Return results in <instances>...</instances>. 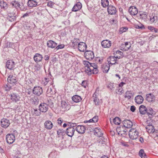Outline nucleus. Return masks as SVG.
<instances>
[{
    "label": "nucleus",
    "mask_w": 158,
    "mask_h": 158,
    "mask_svg": "<svg viewBox=\"0 0 158 158\" xmlns=\"http://www.w3.org/2000/svg\"><path fill=\"white\" fill-rule=\"evenodd\" d=\"M48 106L50 107L53 106V103L50 101H48V103H41L39 106V109L40 111L42 112H46L48 109Z\"/></svg>",
    "instance_id": "1"
},
{
    "label": "nucleus",
    "mask_w": 158,
    "mask_h": 158,
    "mask_svg": "<svg viewBox=\"0 0 158 158\" xmlns=\"http://www.w3.org/2000/svg\"><path fill=\"white\" fill-rule=\"evenodd\" d=\"M129 135L131 139H135L139 136V132L136 129L132 128L129 131Z\"/></svg>",
    "instance_id": "2"
},
{
    "label": "nucleus",
    "mask_w": 158,
    "mask_h": 158,
    "mask_svg": "<svg viewBox=\"0 0 158 158\" xmlns=\"http://www.w3.org/2000/svg\"><path fill=\"white\" fill-rule=\"evenodd\" d=\"M32 93L33 94L39 96L43 93L42 88L40 86H35L33 89Z\"/></svg>",
    "instance_id": "3"
},
{
    "label": "nucleus",
    "mask_w": 158,
    "mask_h": 158,
    "mask_svg": "<svg viewBox=\"0 0 158 158\" xmlns=\"http://www.w3.org/2000/svg\"><path fill=\"white\" fill-rule=\"evenodd\" d=\"M6 140L7 143L11 144L13 143L15 140L14 135L12 134H8L6 136Z\"/></svg>",
    "instance_id": "4"
},
{
    "label": "nucleus",
    "mask_w": 158,
    "mask_h": 158,
    "mask_svg": "<svg viewBox=\"0 0 158 158\" xmlns=\"http://www.w3.org/2000/svg\"><path fill=\"white\" fill-rule=\"evenodd\" d=\"M131 44L129 42L125 43L124 44H122L120 46V49L123 51H128L131 47Z\"/></svg>",
    "instance_id": "5"
},
{
    "label": "nucleus",
    "mask_w": 158,
    "mask_h": 158,
    "mask_svg": "<svg viewBox=\"0 0 158 158\" xmlns=\"http://www.w3.org/2000/svg\"><path fill=\"white\" fill-rule=\"evenodd\" d=\"M84 55L85 58L89 60L93 59L94 57V55L92 51L86 50L85 52Z\"/></svg>",
    "instance_id": "6"
},
{
    "label": "nucleus",
    "mask_w": 158,
    "mask_h": 158,
    "mask_svg": "<svg viewBox=\"0 0 158 158\" xmlns=\"http://www.w3.org/2000/svg\"><path fill=\"white\" fill-rule=\"evenodd\" d=\"M1 126L4 128H7L10 124L9 120L7 119L3 118L2 119L1 121Z\"/></svg>",
    "instance_id": "7"
},
{
    "label": "nucleus",
    "mask_w": 158,
    "mask_h": 158,
    "mask_svg": "<svg viewBox=\"0 0 158 158\" xmlns=\"http://www.w3.org/2000/svg\"><path fill=\"white\" fill-rule=\"evenodd\" d=\"M107 11L109 14L110 15H114L116 14L117 10L116 7L114 6L110 5L107 8Z\"/></svg>",
    "instance_id": "8"
},
{
    "label": "nucleus",
    "mask_w": 158,
    "mask_h": 158,
    "mask_svg": "<svg viewBox=\"0 0 158 158\" xmlns=\"http://www.w3.org/2000/svg\"><path fill=\"white\" fill-rule=\"evenodd\" d=\"M124 127L128 128H131L133 126L132 122L129 120L125 119L123 121Z\"/></svg>",
    "instance_id": "9"
},
{
    "label": "nucleus",
    "mask_w": 158,
    "mask_h": 158,
    "mask_svg": "<svg viewBox=\"0 0 158 158\" xmlns=\"http://www.w3.org/2000/svg\"><path fill=\"white\" fill-rule=\"evenodd\" d=\"M7 81L9 83L13 85L16 83L17 80L16 77L12 75H10L7 78Z\"/></svg>",
    "instance_id": "10"
},
{
    "label": "nucleus",
    "mask_w": 158,
    "mask_h": 158,
    "mask_svg": "<svg viewBox=\"0 0 158 158\" xmlns=\"http://www.w3.org/2000/svg\"><path fill=\"white\" fill-rule=\"evenodd\" d=\"M10 99L13 102H16L19 101L20 97L18 94L13 93L10 94Z\"/></svg>",
    "instance_id": "11"
},
{
    "label": "nucleus",
    "mask_w": 158,
    "mask_h": 158,
    "mask_svg": "<svg viewBox=\"0 0 158 158\" xmlns=\"http://www.w3.org/2000/svg\"><path fill=\"white\" fill-rule=\"evenodd\" d=\"M146 111V113L150 118H152L155 114V111L150 107L148 108Z\"/></svg>",
    "instance_id": "12"
},
{
    "label": "nucleus",
    "mask_w": 158,
    "mask_h": 158,
    "mask_svg": "<svg viewBox=\"0 0 158 158\" xmlns=\"http://www.w3.org/2000/svg\"><path fill=\"white\" fill-rule=\"evenodd\" d=\"M75 129L78 133L82 134L85 133L86 129L85 127L83 125H78L76 127Z\"/></svg>",
    "instance_id": "13"
},
{
    "label": "nucleus",
    "mask_w": 158,
    "mask_h": 158,
    "mask_svg": "<svg viewBox=\"0 0 158 158\" xmlns=\"http://www.w3.org/2000/svg\"><path fill=\"white\" fill-rule=\"evenodd\" d=\"M129 12L132 15H135L138 13L137 9L134 6H130L129 9Z\"/></svg>",
    "instance_id": "14"
},
{
    "label": "nucleus",
    "mask_w": 158,
    "mask_h": 158,
    "mask_svg": "<svg viewBox=\"0 0 158 158\" xmlns=\"http://www.w3.org/2000/svg\"><path fill=\"white\" fill-rule=\"evenodd\" d=\"M75 128L72 127H69L66 131L67 135L70 137H72L74 134Z\"/></svg>",
    "instance_id": "15"
},
{
    "label": "nucleus",
    "mask_w": 158,
    "mask_h": 158,
    "mask_svg": "<svg viewBox=\"0 0 158 158\" xmlns=\"http://www.w3.org/2000/svg\"><path fill=\"white\" fill-rule=\"evenodd\" d=\"M101 44L103 48H109L111 46V42L109 40H105L102 42Z\"/></svg>",
    "instance_id": "16"
},
{
    "label": "nucleus",
    "mask_w": 158,
    "mask_h": 158,
    "mask_svg": "<svg viewBox=\"0 0 158 158\" xmlns=\"http://www.w3.org/2000/svg\"><path fill=\"white\" fill-rule=\"evenodd\" d=\"M86 45L85 43L79 42V43L78 44V48L80 51L84 52L86 50Z\"/></svg>",
    "instance_id": "17"
},
{
    "label": "nucleus",
    "mask_w": 158,
    "mask_h": 158,
    "mask_svg": "<svg viewBox=\"0 0 158 158\" xmlns=\"http://www.w3.org/2000/svg\"><path fill=\"white\" fill-rule=\"evenodd\" d=\"M158 20V17L155 14H152L150 16L149 21L151 23H155L157 22Z\"/></svg>",
    "instance_id": "18"
},
{
    "label": "nucleus",
    "mask_w": 158,
    "mask_h": 158,
    "mask_svg": "<svg viewBox=\"0 0 158 158\" xmlns=\"http://www.w3.org/2000/svg\"><path fill=\"white\" fill-rule=\"evenodd\" d=\"M134 93L131 90H127L125 94L124 97L127 100H130L131 97L134 96Z\"/></svg>",
    "instance_id": "19"
},
{
    "label": "nucleus",
    "mask_w": 158,
    "mask_h": 158,
    "mask_svg": "<svg viewBox=\"0 0 158 158\" xmlns=\"http://www.w3.org/2000/svg\"><path fill=\"white\" fill-rule=\"evenodd\" d=\"M107 60L109 64H114L116 63L117 59L115 56H111L107 58Z\"/></svg>",
    "instance_id": "20"
},
{
    "label": "nucleus",
    "mask_w": 158,
    "mask_h": 158,
    "mask_svg": "<svg viewBox=\"0 0 158 158\" xmlns=\"http://www.w3.org/2000/svg\"><path fill=\"white\" fill-rule=\"evenodd\" d=\"M53 125L52 123L49 120H47L44 123V127L48 130H51L53 127Z\"/></svg>",
    "instance_id": "21"
},
{
    "label": "nucleus",
    "mask_w": 158,
    "mask_h": 158,
    "mask_svg": "<svg viewBox=\"0 0 158 158\" xmlns=\"http://www.w3.org/2000/svg\"><path fill=\"white\" fill-rule=\"evenodd\" d=\"M14 62L12 60H8L6 63V66L7 68L10 69H12L15 67Z\"/></svg>",
    "instance_id": "22"
},
{
    "label": "nucleus",
    "mask_w": 158,
    "mask_h": 158,
    "mask_svg": "<svg viewBox=\"0 0 158 158\" xmlns=\"http://www.w3.org/2000/svg\"><path fill=\"white\" fill-rule=\"evenodd\" d=\"M110 121L111 124H112L113 123L117 125H119L121 122L120 118L118 117H116L112 119L110 118Z\"/></svg>",
    "instance_id": "23"
},
{
    "label": "nucleus",
    "mask_w": 158,
    "mask_h": 158,
    "mask_svg": "<svg viewBox=\"0 0 158 158\" xmlns=\"http://www.w3.org/2000/svg\"><path fill=\"white\" fill-rule=\"evenodd\" d=\"M144 99L143 97L139 95L136 96L135 98V102L138 104H141L142 103Z\"/></svg>",
    "instance_id": "24"
},
{
    "label": "nucleus",
    "mask_w": 158,
    "mask_h": 158,
    "mask_svg": "<svg viewBox=\"0 0 158 158\" xmlns=\"http://www.w3.org/2000/svg\"><path fill=\"white\" fill-rule=\"evenodd\" d=\"M155 98L154 95L151 93L146 95V100L148 102H152L155 100Z\"/></svg>",
    "instance_id": "25"
},
{
    "label": "nucleus",
    "mask_w": 158,
    "mask_h": 158,
    "mask_svg": "<svg viewBox=\"0 0 158 158\" xmlns=\"http://www.w3.org/2000/svg\"><path fill=\"white\" fill-rule=\"evenodd\" d=\"M81 7V4L80 2H78L74 5L72 9V11L74 12L80 10Z\"/></svg>",
    "instance_id": "26"
},
{
    "label": "nucleus",
    "mask_w": 158,
    "mask_h": 158,
    "mask_svg": "<svg viewBox=\"0 0 158 158\" xmlns=\"http://www.w3.org/2000/svg\"><path fill=\"white\" fill-rule=\"evenodd\" d=\"M28 5L31 7H34L38 6V2L33 0H29L27 2Z\"/></svg>",
    "instance_id": "27"
},
{
    "label": "nucleus",
    "mask_w": 158,
    "mask_h": 158,
    "mask_svg": "<svg viewBox=\"0 0 158 158\" xmlns=\"http://www.w3.org/2000/svg\"><path fill=\"white\" fill-rule=\"evenodd\" d=\"M47 44L48 47L53 48L56 46L57 44L52 40H50L47 42Z\"/></svg>",
    "instance_id": "28"
},
{
    "label": "nucleus",
    "mask_w": 158,
    "mask_h": 158,
    "mask_svg": "<svg viewBox=\"0 0 158 158\" xmlns=\"http://www.w3.org/2000/svg\"><path fill=\"white\" fill-rule=\"evenodd\" d=\"M146 128L147 131L150 133H153L155 131L154 127L152 125H148Z\"/></svg>",
    "instance_id": "29"
},
{
    "label": "nucleus",
    "mask_w": 158,
    "mask_h": 158,
    "mask_svg": "<svg viewBox=\"0 0 158 158\" xmlns=\"http://www.w3.org/2000/svg\"><path fill=\"white\" fill-rule=\"evenodd\" d=\"M110 66L109 64H105L102 66V70L103 72L107 73L110 69Z\"/></svg>",
    "instance_id": "30"
},
{
    "label": "nucleus",
    "mask_w": 158,
    "mask_h": 158,
    "mask_svg": "<svg viewBox=\"0 0 158 158\" xmlns=\"http://www.w3.org/2000/svg\"><path fill=\"white\" fill-rule=\"evenodd\" d=\"M72 99L73 101L76 103L81 102L82 100L81 97L79 95H76L72 97Z\"/></svg>",
    "instance_id": "31"
},
{
    "label": "nucleus",
    "mask_w": 158,
    "mask_h": 158,
    "mask_svg": "<svg viewBox=\"0 0 158 158\" xmlns=\"http://www.w3.org/2000/svg\"><path fill=\"white\" fill-rule=\"evenodd\" d=\"M123 53L119 50L116 51L114 53V56L117 59H120L123 57Z\"/></svg>",
    "instance_id": "32"
},
{
    "label": "nucleus",
    "mask_w": 158,
    "mask_h": 158,
    "mask_svg": "<svg viewBox=\"0 0 158 158\" xmlns=\"http://www.w3.org/2000/svg\"><path fill=\"white\" fill-rule=\"evenodd\" d=\"M147 108L143 105H141L139 107V111L141 114H144L146 113Z\"/></svg>",
    "instance_id": "33"
},
{
    "label": "nucleus",
    "mask_w": 158,
    "mask_h": 158,
    "mask_svg": "<svg viewBox=\"0 0 158 158\" xmlns=\"http://www.w3.org/2000/svg\"><path fill=\"white\" fill-rule=\"evenodd\" d=\"M34 60L35 61H40L43 58L42 56L39 54H36L34 57Z\"/></svg>",
    "instance_id": "34"
},
{
    "label": "nucleus",
    "mask_w": 158,
    "mask_h": 158,
    "mask_svg": "<svg viewBox=\"0 0 158 158\" xmlns=\"http://www.w3.org/2000/svg\"><path fill=\"white\" fill-rule=\"evenodd\" d=\"M30 101L32 104L34 105L38 104L39 101L38 98L35 96L31 98Z\"/></svg>",
    "instance_id": "35"
},
{
    "label": "nucleus",
    "mask_w": 158,
    "mask_h": 158,
    "mask_svg": "<svg viewBox=\"0 0 158 158\" xmlns=\"http://www.w3.org/2000/svg\"><path fill=\"white\" fill-rule=\"evenodd\" d=\"M0 6L1 8L3 9H5L7 7V5L6 2L3 1H1L0 2Z\"/></svg>",
    "instance_id": "36"
},
{
    "label": "nucleus",
    "mask_w": 158,
    "mask_h": 158,
    "mask_svg": "<svg viewBox=\"0 0 158 158\" xmlns=\"http://www.w3.org/2000/svg\"><path fill=\"white\" fill-rule=\"evenodd\" d=\"M101 4L103 7H106L109 6V2L108 0H102Z\"/></svg>",
    "instance_id": "37"
},
{
    "label": "nucleus",
    "mask_w": 158,
    "mask_h": 158,
    "mask_svg": "<svg viewBox=\"0 0 158 158\" xmlns=\"http://www.w3.org/2000/svg\"><path fill=\"white\" fill-rule=\"evenodd\" d=\"M79 43V40L78 39H75L73 42H72V45L74 48H75L78 45V44Z\"/></svg>",
    "instance_id": "38"
},
{
    "label": "nucleus",
    "mask_w": 158,
    "mask_h": 158,
    "mask_svg": "<svg viewBox=\"0 0 158 158\" xmlns=\"http://www.w3.org/2000/svg\"><path fill=\"white\" fill-rule=\"evenodd\" d=\"M139 155L142 158H146L147 156L146 154L144 153L143 150L141 149L139 152Z\"/></svg>",
    "instance_id": "39"
},
{
    "label": "nucleus",
    "mask_w": 158,
    "mask_h": 158,
    "mask_svg": "<svg viewBox=\"0 0 158 158\" xmlns=\"http://www.w3.org/2000/svg\"><path fill=\"white\" fill-rule=\"evenodd\" d=\"M64 131L61 129H59L57 131V134L59 136L64 135Z\"/></svg>",
    "instance_id": "40"
},
{
    "label": "nucleus",
    "mask_w": 158,
    "mask_h": 158,
    "mask_svg": "<svg viewBox=\"0 0 158 158\" xmlns=\"http://www.w3.org/2000/svg\"><path fill=\"white\" fill-rule=\"evenodd\" d=\"M148 28L149 30H150L152 32H154L155 33L158 32V30L153 27L151 26H148Z\"/></svg>",
    "instance_id": "41"
},
{
    "label": "nucleus",
    "mask_w": 158,
    "mask_h": 158,
    "mask_svg": "<svg viewBox=\"0 0 158 158\" xmlns=\"http://www.w3.org/2000/svg\"><path fill=\"white\" fill-rule=\"evenodd\" d=\"M92 68H90L89 67L85 68V71L88 74H91L92 73Z\"/></svg>",
    "instance_id": "42"
},
{
    "label": "nucleus",
    "mask_w": 158,
    "mask_h": 158,
    "mask_svg": "<svg viewBox=\"0 0 158 158\" xmlns=\"http://www.w3.org/2000/svg\"><path fill=\"white\" fill-rule=\"evenodd\" d=\"M7 19H9V21H12L15 19L16 18L15 16H12L11 14H9Z\"/></svg>",
    "instance_id": "43"
},
{
    "label": "nucleus",
    "mask_w": 158,
    "mask_h": 158,
    "mask_svg": "<svg viewBox=\"0 0 158 158\" xmlns=\"http://www.w3.org/2000/svg\"><path fill=\"white\" fill-rule=\"evenodd\" d=\"M49 81V79L47 78H45L42 81V84L44 86L46 85Z\"/></svg>",
    "instance_id": "44"
},
{
    "label": "nucleus",
    "mask_w": 158,
    "mask_h": 158,
    "mask_svg": "<svg viewBox=\"0 0 158 158\" xmlns=\"http://www.w3.org/2000/svg\"><path fill=\"white\" fill-rule=\"evenodd\" d=\"M34 112L33 114V115L38 116H39L40 114V113L37 109H34Z\"/></svg>",
    "instance_id": "45"
},
{
    "label": "nucleus",
    "mask_w": 158,
    "mask_h": 158,
    "mask_svg": "<svg viewBox=\"0 0 158 158\" xmlns=\"http://www.w3.org/2000/svg\"><path fill=\"white\" fill-rule=\"evenodd\" d=\"M12 5L13 6L15 7L16 8L17 7H19L21 8V7H20V5L18 2H16V1H14L12 3Z\"/></svg>",
    "instance_id": "46"
},
{
    "label": "nucleus",
    "mask_w": 158,
    "mask_h": 158,
    "mask_svg": "<svg viewBox=\"0 0 158 158\" xmlns=\"http://www.w3.org/2000/svg\"><path fill=\"white\" fill-rule=\"evenodd\" d=\"M96 95L95 94V93L93 94V97L94 98L95 97V98H94V102L96 105H99V102H98V99L96 97Z\"/></svg>",
    "instance_id": "47"
},
{
    "label": "nucleus",
    "mask_w": 158,
    "mask_h": 158,
    "mask_svg": "<svg viewBox=\"0 0 158 158\" xmlns=\"http://www.w3.org/2000/svg\"><path fill=\"white\" fill-rule=\"evenodd\" d=\"M83 63L85 65V68L89 67V65H90V63L87 61H83Z\"/></svg>",
    "instance_id": "48"
},
{
    "label": "nucleus",
    "mask_w": 158,
    "mask_h": 158,
    "mask_svg": "<svg viewBox=\"0 0 158 158\" xmlns=\"http://www.w3.org/2000/svg\"><path fill=\"white\" fill-rule=\"evenodd\" d=\"M56 49L57 50H58L59 49H62L64 48V45L63 44H60L57 46H56Z\"/></svg>",
    "instance_id": "49"
},
{
    "label": "nucleus",
    "mask_w": 158,
    "mask_h": 158,
    "mask_svg": "<svg viewBox=\"0 0 158 158\" xmlns=\"http://www.w3.org/2000/svg\"><path fill=\"white\" fill-rule=\"evenodd\" d=\"M81 85L84 88H85L87 86V82L86 81H83L81 83Z\"/></svg>",
    "instance_id": "50"
},
{
    "label": "nucleus",
    "mask_w": 158,
    "mask_h": 158,
    "mask_svg": "<svg viewBox=\"0 0 158 158\" xmlns=\"http://www.w3.org/2000/svg\"><path fill=\"white\" fill-rule=\"evenodd\" d=\"M67 106V103L65 102L62 101L61 102V106L62 108H66Z\"/></svg>",
    "instance_id": "51"
},
{
    "label": "nucleus",
    "mask_w": 158,
    "mask_h": 158,
    "mask_svg": "<svg viewBox=\"0 0 158 158\" xmlns=\"http://www.w3.org/2000/svg\"><path fill=\"white\" fill-rule=\"evenodd\" d=\"M98 68H95L94 69H92V73L94 74H96L98 72V70L97 69Z\"/></svg>",
    "instance_id": "52"
},
{
    "label": "nucleus",
    "mask_w": 158,
    "mask_h": 158,
    "mask_svg": "<svg viewBox=\"0 0 158 158\" xmlns=\"http://www.w3.org/2000/svg\"><path fill=\"white\" fill-rule=\"evenodd\" d=\"M89 67L90 68L92 67V69H94L95 68H98V66L95 63H90V65H89Z\"/></svg>",
    "instance_id": "53"
},
{
    "label": "nucleus",
    "mask_w": 158,
    "mask_h": 158,
    "mask_svg": "<svg viewBox=\"0 0 158 158\" xmlns=\"http://www.w3.org/2000/svg\"><path fill=\"white\" fill-rule=\"evenodd\" d=\"M47 93L48 94H52V93H53V92L52 91V89L51 88H48V89Z\"/></svg>",
    "instance_id": "54"
},
{
    "label": "nucleus",
    "mask_w": 158,
    "mask_h": 158,
    "mask_svg": "<svg viewBox=\"0 0 158 158\" xmlns=\"http://www.w3.org/2000/svg\"><path fill=\"white\" fill-rule=\"evenodd\" d=\"M135 27L136 28L142 29L144 27V26L143 24L140 23L139 25H136Z\"/></svg>",
    "instance_id": "55"
},
{
    "label": "nucleus",
    "mask_w": 158,
    "mask_h": 158,
    "mask_svg": "<svg viewBox=\"0 0 158 158\" xmlns=\"http://www.w3.org/2000/svg\"><path fill=\"white\" fill-rule=\"evenodd\" d=\"M93 122L96 123L97 122L98 120V116H95L93 118Z\"/></svg>",
    "instance_id": "56"
},
{
    "label": "nucleus",
    "mask_w": 158,
    "mask_h": 158,
    "mask_svg": "<svg viewBox=\"0 0 158 158\" xmlns=\"http://www.w3.org/2000/svg\"><path fill=\"white\" fill-rule=\"evenodd\" d=\"M120 127H118L116 129V131L118 133V135H120V134L122 135V133H121Z\"/></svg>",
    "instance_id": "57"
},
{
    "label": "nucleus",
    "mask_w": 158,
    "mask_h": 158,
    "mask_svg": "<svg viewBox=\"0 0 158 158\" xmlns=\"http://www.w3.org/2000/svg\"><path fill=\"white\" fill-rule=\"evenodd\" d=\"M62 123V119L61 118H59L57 119V123L59 125H61Z\"/></svg>",
    "instance_id": "58"
},
{
    "label": "nucleus",
    "mask_w": 158,
    "mask_h": 158,
    "mask_svg": "<svg viewBox=\"0 0 158 158\" xmlns=\"http://www.w3.org/2000/svg\"><path fill=\"white\" fill-rule=\"evenodd\" d=\"M118 92L119 93V94H121L122 93H123V89L122 88H120L118 89Z\"/></svg>",
    "instance_id": "59"
},
{
    "label": "nucleus",
    "mask_w": 158,
    "mask_h": 158,
    "mask_svg": "<svg viewBox=\"0 0 158 158\" xmlns=\"http://www.w3.org/2000/svg\"><path fill=\"white\" fill-rule=\"evenodd\" d=\"M98 132H96V133L97 134V135L99 137H101L102 135V133L98 129Z\"/></svg>",
    "instance_id": "60"
},
{
    "label": "nucleus",
    "mask_w": 158,
    "mask_h": 158,
    "mask_svg": "<svg viewBox=\"0 0 158 158\" xmlns=\"http://www.w3.org/2000/svg\"><path fill=\"white\" fill-rule=\"evenodd\" d=\"M130 110L132 112H134L135 110V107L133 106H131V107Z\"/></svg>",
    "instance_id": "61"
},
{
    "label": "nucleus",
    "mask_w": 158,
    "mask_h": 158,
    "mask_svg": "<svg viewBox=\"0 0 158 158\" xmlns=\"http://www.w3.org/2000/svg\"><path fill=\"white\" fill-rule=\"evenodd\" d=\"M125 84V83L123 82H121L119 83L118 85L119 87L122 88L124 85Z\"/></svg>",
    "instance_id": "62"
},
{
    "label": "nucleus",
    "mask_w": 158,
    "mask_h": 158,
    "mask_svg": "<svg viewBox=\"0 0 158 158\" xmlns=\"http://www.w3.org/2000/svg\"><path fill=\"white\" fill-rule=\"evenodd\" d=\"M77 124L76 123H71V127H77Z\"/></svg>",
    "instance_id": "63"
},
{
    "label": "nucleus",
    "mask_w": 158,
    "mask_h": 158,
    "mask_svg": "<svg viewBox=\"0 0 158 158\" xmlns=\"http://www.w3.org/2000/svg\"><path fill=\"white\" fill-rule=\"evenodd\" d=\"M35 68H36V70H40V69H41V67L40 65H37L36 66H35Z\"/></svg>",
    "instance_id": "64"
}]
</instances>
